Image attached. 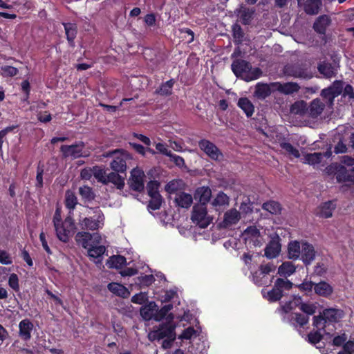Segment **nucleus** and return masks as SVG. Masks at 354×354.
<instances>
[{
    "instance_id": "obj_1",
    "label": "nucleus",
    "mask_w": 354,
    "mask_h": 354,
    "mask_svg": "<svg viewBox=\"0 0 354 354\" xmlns=\"http://www.w3.org/2000/svg\"><path fill=\"white\" fill-rule=\"evenodd\" d=\"M194 225H191V223H163L165 227L168 226L171 227H176L179 233L184 236H195L196 234H201V230L205 229L211 223H193Z\"/></svg>"
},
{
    "instance_id": "obj_2",
    "label": "nucleus",
    "mask_w": 354,
    "mask_h": 354,
    "mask_svg": "<svg viewBox=\"0 0 354 354\" xmlns=\"http://www.w3.org/2000/svg\"><path fill=\"white\" fill-rule=\"evenodd\" d=\"M111 155H114L110 163L111 168L117 173H124L127 169L128 161L132 159L131 154L124 150H115L107 153L105 156Z\"/></svg>"
},
{
    "instance_id": "obj_3",
    "label": "nucleus",
    "mask_w": 354,
    "mask_h": 354,
    "mask_svg": "<svg viewBox=\"0 0 354 354\" xmlns=\"http://www.w3.org/2000/svg\"><path fill=\"white\" fill-rule=\"evenodd\" d=\"M168 319H169V321L160 324L157 328L153 330L149 335L151 339L159 341L176 335V324L172 322L174 315L172 313L169 314Z\"/></svg>"
},
{
    "instance_id": "obj_4",
    "label": "nucleus",
    "mask_w": 354,
    "mask_h": 354,
    "mask_svg": "<svg viewBox=\"0 0 354 354\" xmlns=\"http://www.w3.org/2000/svg\"><path fill=\"white\" fill-rule=\"evenodd\" d=\"M284 74L299 79L308 80L313 77L310 67L306 63L288 64L284 67Z\"/></svg>"
},
{
    "instance_id": "obj_5",
    "label": "nucleus",
    "mask_w": 354,
    "mask_h": 354,
    "mask_svg": "<svg viewBox=\"0 0 354 354\" xmlns=\"http://www.w3.org/2000/svg\"><path fill=\"white\" fill-rule=\"evenodd\" d=\"M345 82L342 80H335L328 88H324L321 92V96L326 101L329 107H332L334 100L340 94H343Z\"/></svg>"
},
{
    "instance_id": "obj_6",
    "label": "nucleus",
    "mask_w": 354,
    "mask_h": 354,
    "mask_svg": "<svg viewBox=\"0 0 354 354\" xmlns=\"http://www.w3.org/2000/svg\"><path fill=\"white\" fill-rule=\"evenodd\" d=\"M292 286L293 283L290 280L278 278L275 281L272 289L268 292V300L270 302L279 301L283 295V290H290Z\"/></svg>"
},
{
    "instance_id": "obj_7",
    "label": "nucleus",
    "mask_w": 354,
    "mask_h": 354,
    "mask_svg": "<svg viewBox=\"0 0 354 354\" xmlns=\"http://www.w3.org/2000/svg\"><path fill=\"white\" fill-rule=\"evenodd\" d=\"M59 240L67 243L76 232L75 223H53Z\"/></svg>"
},
{
    "instance_id": "obj_8",
    "label": "nucleus",
    "mask_w": 354,
    "mask_h": 354,
    "mask_svg": "<svg viewBox=\"0 0 354 354\" xmlns=\"http://www.w3.org/2000/svg\"><path fill=\"white\" fill-rule=\"evenodd\" d=\"M145 174L142 169L138 167L133 168L128 182L130 188L138 192H142L145 189Z\"/></svg>"
},
{
    "instance_id": "obj_9",
    "label": "nucleus",
    "mask_w": 354,
    "mask_h": 354,
    "mask_svg": "<svg viewBox=\"0 0 354 354\" xmlns=\"http://www.w3.org/2000/svg\"><path fill=\"white\" fill-rule=\"evenodd\" d=\"M198 147L211 159L218 161L223 159V156L220 149L209 140H201L198 142Z\"/></svg>"
},
{
    "instance_id": "obj_10",
    "label": "nucleus",
    "mask_w": 354,
    "mask_h": 354,
    "mask_svg": "<svg viewBox=\"0 0 354 354\" xmlns=\"http://www.w3.org/2000/svg\"><path fill=\"white\" fill-rule=\"evenodd\" d=\"M84 148V142H79L71 145H62L60 151L64 158L71 157L75 159L82 156V150Z\"/></svg>"
},
{
    "instance_id": "obj_11",
    "label": "nucleus",
    "mask_w": 354,
    "mask_h": 354,
    "mask_svg": "<svg viewBox=\"0 0 354 354\" xmlns=\"http://www.w3.org/2000/svg\"><path fill=\"white\" fill-rule=\"evenodd\" d=\"M191 219L192 221H212L213 217L207 214L206 205L198 203L192 208Z\"/></svg>"
},
{
    "instance_id": "obj_12",
    "label": "nucleus",
    "mask_w": 354,
    "mask_h": 354,
    "mask_svg": "<svg viewBox=\"0 0 354 354\" xmlns=\"http://www.w3.org/2000/svg\"><path fill=\"white\" fill-rule=\"evenodd\" d=\"M316 252L313 245L307 241L301 243V259L305 266H309L315 258Z\"/></svg>"
},
{
    "instance_id": "obj_13",
    "label": "nucleus",
    "mask_w": 354,
    "mask_h": 354,
    "mask_svg": "<svg viewBox=\"0 0 354 354\" xmlns=\"http://www.w3.org/2000/svg\"><path fill=\"white\" fill-rule=\"evenodd\" d=\"M273 90H277L279 92L285 95H291L297 93L300 89L299 85L296 82H273L271 83Z\"/></svg>"
},
{
    "instance_id": "obj_14",
    "label": "nucleus",
    "mask_w": 354,
    "mask_h": 354,
    "mask_svg": "<svg viewBox=\"0 0 354 354\" xmlns=\"http://www.w3.org/2000/svg\"><path fill=\"white\" fill-rule=\"evenodd\" d=\"M250 64L243 59H236L232 64V70L236 77L244 80L245 75L249 71Z\"/></svg>"
},
{
    "instance_id": "obj_15",
    "label": "nucleus",
    "mask_w": 354,
    "mask_h": 354,
    "mask_svg": "<svg viewBox=\"0 0 354 354\" xmlns=\"http://www.w3.org/2000/svg\"><path fill=\"white\" fill-rule=\"evenodd\" d=\"M326 105V102H322L320 99H314L308 106V115L312 118H317L322 113Z\"/></svg>"
},
{
    "instance_id": "obj_16",
    "label": "nucleus",
    "mask_w": 354,
    "mask_h": 354,
    "mask_svg": "<svg viewBox=\"0 0 354 354\" xmlns=\"http://www.w3.org/2000/svg\"><path fill=\"white\" fill-rule=\"evenodd\" d=\"M33 327V324L28 319H23L19 322V334L23 340L28 341L30 339Z\"/></svg>"
},
{
    "instance_id": "obj_17",
    "label": "nucleus",
    "mask_w": 354,
    "mask_h": 354,
    "mask_svg": "<svg viewBox=\"0 0 354 354\" xmlns=\"http://www.w3.org/2000/svg\"><path fill=\"white\" fill-rule=\"evenodd\" d=\"M158 307L155 301H151L148 304L142 306L140 310V313L142 317L146 320H154L156 308Z\"/></svg>"
},
{
    "instance_id": "obj_18",
    "label": "nucleus",
    "mask_w": 354,
    "mask_h": 354,
    "mask_svg": "<svg viewBox=\"0 0 354 354\" xmlns=\"http://www.w3.org/2000/svg\"><path fill=\"white\" fill-rule=\"evenodd\" d=\"M314 291L318 296L328 298L333 294V288L326 281H321L315 283Z\"/></svg>"
},
{
    "instance_id": "obj_19",
    "label": "nucleus",
    "mask_w": 354,
    "mask_h": 354,
    "mask_svg": "<svg viewBox=\"0 0 354 354\" xmlns=\"http://www.w3.org/2000/svg\"><path fill=\"white\" fill-rule=\"evenodd\" d=\"M331 153L330 151H328L324 153L319 152L307 153L304 155V162L315 166L321 162L323 157L328 158L331 156Z\"/></svg>"
},
{
    "instance_id": "obj_20",
    "label": "nucleus",
    "mask_w": 354,
    "mask_h": 354,
    "mask_svg": "<svg viewBox=\"0 0 354 354\" xmlns=\"http://www.w3.org/2000/svg\"><path fill=\"white\" fill-rule=\"evenodd\" d=\"M212 196V190L207 186L198 187L194 192V198L198 200L200 203L207 205Z\"/></svg>"
},
{
    "instance_id": "obj_21",
    "label": "nucleus",
    "mask_w": 354,
    "mask_h": 354,
    "mask_svg": "<svg viewBox=\"0 0 354 354\" xmlns=\"http://www.w3.org/2000/svg\"><path fill=\"white\" fill-rule=\"evenodd\" d=\"M174 202L177 206L188 209L193 203V197L189 194L180 192L176 194Z\"/></svg>"
},
{
    "instance_id": "obj_22",
    "label": "nucleus",
    "mask_w": 354,
    "mask_h": 354,
    "mask_svg": "<svg viewBox=\"0 0 354 354\" xmlns=\"http://www.w3.org/2000/svg\"><path fill=\"white\" fill-rule=\"evenodd\" d=\"M336 179L338 183H354V173L351 169L340 167L336 173Z\"/></svg>"
},
{
    "instance_id": "obj_23",
    "label": "nucleus",
    "mask_w": 354,
    "mask_h": 354,
    "mask_svg": "<svg viewBox=\"0 0 354 354\" xmlns=\"http://www.w3.org/2000/svg\"><path fill=\"white\" fill-rule=\"evenodd\" d=\"M264 255L269 259L277 257L281 252V244L278 241L272 240L264 250Z\"/></svg>"
},
{
    "instance_id": "obj_24",
    "label": "nucleus",
    "mask_w": 354,
    "mask_h": 354,
    "mask_svg": "<svg viewBox=\"0 0 354 354\" xmlns=\"http://www.w3.org/2000/svg\"><path fill=\"white\" fill-rule=\"evenodd\" d=\"M108 288L113 294L124 299L128 298L131 294L127 288L118 283H109Z\"/></svg>"
},
{
    "instance_id": "obj_25",
    "label": "nucleus",
    "mask_w": 354,
    "mask_h": 354,
    "mask_svg": "<svg viewBox=\"0 0 354 354\" xmlns=\"http://www.w3.org/2000/svg\"><path fill=\"white\" fill-rule=\"evenodd\" d=\"M336 204L334 201H328L322 205L317 210V214L321 218H328L332 216Z\"/></svg>"
},
{
    "instance_id": "obj_26",
    "label": "nucleus",
    "mask_w": 354,
    "mask_h": 354,
    "mask_svg": "<svg viewBox=\"0 0 354 354\" xmlns=\"http://www.w3.org/2000/svg\"><path fill=\"white\" fill-rule=\"evenodd\" d=\"M330 19L328 15H324L317 18L313 24L315 30L320 34H324L327 27L330 24Z\"/></svg>"
},
{
    "instance_id": "obj_27",
    "label": "nucleus",
    "mask_w": 354,
    "mask_h": 354,
    "mask_svg": "<svg viewBox=\"0 0 354 354\" xmlns=\"http://www.w3.org/2000/svg\"><path fill=\"white\" fill-rule=\"evenodd\" d=\"M319 72L324 75L326 78H330L335 77L337 73V68L333 66L330 63L322 62L318 66Z\"/></svg>"
},
{
    "instance_id": "obj_28",
    "label": "nucleus",
    "mask_w": 354,
    "mask_h": 354,
    "mask_svg": "<svg viewBox=\"0 0 354 354\" xmlns=\"http://www.w3.org/2000/svg\"><path fill=\"white\" fill-rule=\"evenodd\" d=\"M185 183L181 179H174L169 181L165 187V191L169 194H175L178 192H180L185 189Z\"/></svg>"
},
{
    "instance_id": "obj_29",
    "label": "nucleus",
    "mask_w": 354,
    "mask_h": 354,
    "mask_svg": "<svg viewBox=\"0 0 354 354\" xmlns=\"http://www.w3.org/2000/svg\"><path fill=\"white\" fill-rule=\"evenodd\" d=\"M92 237L91 233L87 232H79L75 236V241L82 248L88 249L91 245Z\"/></svg>"
},
{
    "instance_id": "obj_30",
    "label": "nucleus",
    "mask_w": 354,
    "mask_h": 354,
    "mask_svg": "<svg viewBox=\"0 0 354 354\" xmlns=\"http://www.w3.org/2000/svg\"><path fill=\"white\" fill-rule=\"evenodd\" d=\"M271 84L258 83L255 86L254 96L259 99H265L271 94Z\"/></svg>"
},
{
    "instance_id": "obj_31",
    "label": "nucleus",
    "mask_w": 354,
    "mask_h": 354,
    "mask_svg": "<svg viewBox=\"0 0 354 354\" xmlns=\"http://www.w3.org/2000/svg\"><path fill=\"white\" fill-rule=\"evenodd\" d=\"M127 265V259L122 255H113L106 261V266L109 268L121 269Z\"/></svg>"
},
{
    "instance_id": "obj_32",
    "label": "nucleus",
    "mask_w": 354,
    "mask_h": 354,
    "mask_svg": "<svg viewBox=\"0 0 354 354\" xmlns=\"http://www.w3.org/2000/svg\"><path fill=\"white\" fill-rule=\"evenodd\" d=\"M322 6L321 0H308L304 6V11L308 15H317Z\"/></svg>"
},
{
    "instance_id": "obj_33",
    "label": "nucleus",
    "mask_w": 354,
    "mask_h": 354,
    "mask_svg": "<svg viewBox=\"0 0 354 354\" xmlns=\"http://www.w3.org/2000/svg\"><path fill=\"white\" fill-rule=\"evenodd\" d=\"M106 181V185L109 183H113L119 189H122L124 187V178L115 171L108 174Z\"/></svg>"
},
{
    "instance_id": "obj_34",
    "label": "nucleus",
    "mask_w": 354,
    "mask_h": 354,
    "mask_svg": "<svg viewBox=\"0 0 354 354\" xmlns=\"http://www.w3.org/2000/svg\"><path fill=\"white\" fill-rule=\"evenodd\" d=\"M342 311L335 308H326L323 310L322 315L324 317V323H335L340 317Z\"/></svg>"
},
{
    "instance_id": "obj_35",
    "label": "nucleus",
    "mask_w": 354,
    "mask_h": 354,
    "mask_svg": "<svg viewBox=\"0 0 354 354\" xmlns=\"http://www.w3.org/2000/svg\"><path fill=\"white\" fill-rule=\"evenodd\" d=\"M301 246L297 241H291L288 246V254L290 259L296 260L301 255Z\"/></svg>"
},
{
    "instance_id": "obj_36",
    "label": "nucleus",
    "mask_w": 354,
    "mask_h": 354,
    "mask_svg": "<svg viewBox=\"0 0 354 354\" xmlns=\"http://www.w3.org/2000/svg\"><path fill=\"white\" fill-rule=\"evenodd\" d=\"M296 268L292 262H283L278 268V274L282 277H288L295 272Z\"/></svg>"
},
{
    "instance_id": "obj_37",
    "label": "nucleus",
    "mask_w": 354,
    "mask_h": 354,
    "mask_svg": "<svg viewBox=\"0 0 354 354\" xmlns=\"http://www.w3.org/2000/svg\"><path fill=\"white\" fill-rule=\"evenodd\" d=\"M65 32L66 35L67 39L70 43L71 46H74V39L77 35V26L75 24L66 23L64 24Z\"/></svg>"
},
{
    "instance_id": "obj_38",
    "label": "nucleus",
    "mask_w": 354,
    "mask_h": 354,
    "mask_svg": "<svg viewBox=\"0 0 354 354\" xmlns=\"http://www.w3.org/2000/svg\"><path fill=\"white\" fill-rule=\"evenodd\" d=\"M238 106L245 112L248 117L252 115L254 108L252 102L246 97L239 100Z\"/></svg>"
},
{
    "instance_id": "obj_39",
    "label": "nucleus",
    "mask_w": 354,
    "mask_h": 354,
    "mask_svg": "<svg viewBox=\"0 0 354 354\" xmlns=\"http://www.w3.org/2000/svg\"><path fill=\"white\" fill-rule=\"evenodd\" d=\"M290 111L293 114L303 115L305 114L308 115V106L307 103L304 101H297L295 102L291 108Z\"/></svg>"
},
{
    "instance_id": "obj_40",
    "label": "nucleus",
    "mask_w": 354,
    "mask_h": 354,
    "mask_svg": "<svg viewBox=\"0 0 354 354\" xmlns=\"http://www.w3.org/2000/svg\"><path fill=\"white\" fill-rule=\"evenodd\" d=\"M262 209L271 214H280L281 211V205L274 201L264 203L262 205Z\"/></svg>"
},
{
    "instance_id": "obj_41",
    "label": "nucleus",
    "mask_w": 354,
    "mask_h": 354,
    "mask_svg": "<svg viewBox=\"0 0 354 354\" xmlns=\"http://www.w3.org/2000/svg\"><path fill=\"white\" fill-rule=\"evenodd\" d=\"M88 254L90 257L96 259L102 257L105 251L106 248L104 245H98L92 244L88 249Z\"/></svg>"
},
{
    "instance_id": "obj_42",
    "label": "nucleus",
    "mask_w": 354,
    "mask_h": 354,
    "mask_svg": "<svg viewBox=\"0 0 354 354\" xmlns=\"http://www.w3.org/2000/svg\"><path fill=\"white\" fill-rule=\"evenodd\" d=\"M79 194L82 199L86 201H91L95 198V194L91 187L84 185L79 188Z\"/></svg>"
},
{
    "instance_id": "obj_43",
    "label": "nucleus",
    "mask_w": 354,
    "mask_h": 354,
    "mask_svg": "<svg viewBox=\"0 0 354 354\" xmlns=\"http://www.w3.org/2000/svg\"><path fill=\"white\" fill-rule=\"evenodd\" d=\"M173 308V304H168L162 306L160 309L156 308L154 320L160 322L163 319L168 313Z\"/></svg>"
},
{
    "instance_id": "obj_44",
    "label": "nucleus",
    "mask_w": 354,
    "mask_h": 354,
    "mask_svg": "<svg viewBox=\"0 0 354 354\" xmlns=\"http://www.w3.org/2000/svg\"><path fill=\"white\" fill-rule=\"evenodd\" d=\"M244 216H241V212L232 208L225 213L223 221H239Z\"/></svg>"
},
{
    "instance_id": "obj_45",
    "label": "nucleus",
    "mask_w": 354,
    "mask_h": 354,
    "mask_svg": "<svg viewBox=\"0 0 354 354\" xmlns=\"http://www.w3.org/2000/svg\"><path fill=\"white\" fill-rule=\"evenodd\" d=\"M90 218H85L83 221H102L104 219V214L99 207L90 209Z\"/></svg>"
},
{
    "instance_id": "obj_46",
    "label": "nucleus",
    "mask_w": 354,
    "mask_h": 354,
    "mask_svg": "<svg viewBox=\"0 0 354 354\" xmlns=\"http://www.w3.org/2000/svg\"><path fill=\"white\" fill-rule=\"evenodd\" d=\"M150 200L149 201V204L147 205L148 209L150 210H157L159 209L162 205V203L163 198L162 196H149Z\"/></svg>"
},
{
    "instance_id": "obj_47",
    "label": "nucleus",
    "mask_w": 354,
    "mask_h": 354,
    "mask_svg": "<svg viewBox=\"0 0 354 354\" xmlns=\"http://www.w3.org/2000/svg\"><path fill=\"white\" fill-rule=\"evenodd\" d=\"M18 73L15 67L0 64V75L3 77H13Z\"/></svg>"
},
{
    "instance_id": "obj_48",
    "label": "nucleus",
    "mask_w": 354,
    "mask_h": 354,
    "mask_svg": "<svg viewBox=\"0 0 354 354\" xmlns=\"http://www.w3.org/2000/svg\"><path fill=\"white\" fill-rule=\"evenodd\" d=\"M174 84V81L173 80L167 81L160 86V88L156 91V93L165 96L171 95Z\"/></svg>"
},
{
    "instance_id": "obj_49",
    "label": "nucleus",
    "mask_w": 354,
    "mask_h": 354,
    "mask_svg": "<svg viewBox=\"0 0 354 354\" xmlns=\"http://www.w3.org/2000/svg\"><path fill=\"white\" fill-rule=\"evenodd\" d=\"M314 286L315 283H313L311 281H308L306 279L304 280V281L297 285L296 286L299 288V290L301 292H303L306 295H310L313 291V289L314 290Z\"/></svg>"
},
{
    "instance_id": "obj_50",
    "label": "nucleus",
    "mask_w": 354,
    "mask_h": 354,
    "mask_svg": "<svg viewBox=\"0 0 354 354\" xmlns=\"http://www.w3.org/2000/svg\"><path fill=\"white\" fill-rule=\"evenodd\" d=\"M106 174L104 169L99 166L93 167V176L97 180L98 182L106 185Z\"/></svg>"
},
{
    "instance_id": "obj_51",
    "label": "nucleus",
    "mask_w": 354,
    "mask_h": 354,
    "mask_svg": "<svg viewBox=\"0 0 354 354\" xmlns=\"http://www.w3.org/2000/svg\"><path fill=\"white\" fill-rule=\"evenodd\" d=\"M248 71L244 78V80L247 82L256 80L262 74V71L259 68H252L251 64L250 65V69Z\"/></svg>"
},
{
    "instance_id": "obj_52",
    "label": "nucleus",
    "mask_w": 354,
    "mask_h": 354,
    "mask_svg": "<svg viewBox=\"0 0 354 354\" xmlns=\"http://www.w3.org/2000/svg\"><path fill=\"white\" fill-rule=\"evenodd\" d=\"M229 200V197L225 193L220 192L213 200L212 205L215 207L228 205Z\"/></svg>"
},
{
    "instance_id": "obj_53",
    "label": "nucleus",
    "mask_w": 354,
    "mask_h": 354,
    "mask_svg": "<svg viewBox=\"0 0 354 354\" xmlns=\"http://www.w3.org/2000/svg\"><path fill=\"white\" fill-rule=\"evenodd\" d=\"M160 183L156 180H151L147 185V190L149 196H160L158 189Z\"/></svg>"
},
{
    "instance_id": "obj_54",
    "label": "nucleus",
    "mask_w": 354,
    "mask_h": 354,
    "mask_svg": "<svg viewBox=\"0 0 354 354\" xmlns=\"http://www.w3.org/2000/svg\"><path fill=\"white\" fill-rule=\"evenodd\" d=\"M65 204L68 209H74L77 203V198L75 194L71 192L67 191L65 196Z\"/></svg>"
},
{
    "instance_id": "obj_55",
    "label": "nucleus",
    "mask_w": 354,
    "mask_h": 354,
    "mask_svg": "<svg viewBox=\"0 0 354 354\" xmlns=\"http://www.w3.org/2000/svg\"><path fill=\"white\" fill-rule=\"evenodd\" d=\"M299 309L306 315L309 317V315H313L315 313L317 307L313 304H308L301 302L299 304Z\"/></svg>"
},
{
    "instance_id": "obj_56",
    "label": "nucleus",
    "mask_w": 354,
    "mask_h": 354,
    "mask_svg": "<svg viewBox=\"0 0 354 354\" xmlns=\"http://www.w3.org/2000/svg\"><path fill=\"white\" fill-rule=\"evenodd\" d=\"M239 15L244 24H249L252 18L253 11L243 8L240 10Z\"/></svg>"
},
{
    "instance_id": "obj_57",
    "label": "nucleus",
    "mask_w": 354,
    "mask_h": 354,
    "mask_svg": "<svg viewBox=\"0 0 354 354\" xmlns=\"http://www.w3.org/2000/svg\"><path fill=\"white\" fill-rule=\"evenodd\" d=\"M137 281L142 287H149L154 282L155 278L153 274H145L138 277Z\"/></svg>"
},
{
    "instance_id": "obj_58",
    "label": "nucleus",
    "mask_w": 354,
    "mask_h": 354,
    "mask_svg": "<svg viewBox=\"0 0 354 354\" xmlns=\"http://www.w3.org/2000/svg\"><path fill=\"white\" fill-rule=\"evenodd\" d=\"M148 293L146 292H140L139 293H137L134 295L131 299V301L132 303L136 304H144L147 301H148Z\"/></svg>"
},
{
    "instance_id": "obj_59",
    "label": "nucleus",
    "mask_w": 354,
    "mask_h": 354,
    "mask_svg": "<svg viewBox=\"0 0 354 354\" xmlns=\"http://www.w3.org/2000/svg\"><path fill=\"white\" fill-rule=\"evenodd\" d=\"M308 342L311 344L315 345L320 342L323 339V335L319 330L310 332L308 335Z\"/></svg>"
},
{
    "instance_id": "obj_60",
    "label": "nucleus",
    "mask_w": 354,
    "mask_h": 354,
    "mask_svg": "<svg viewBox=\"0 0 354 354\" xmlns=\"http://www.w3.org/2000/svg\"><path fill=\"white\" fill-rule=\"evenodd\" d=\"M292 319L300 327H304L309 322L308 316L299 313H295Z\"/></svg>"
},
{
    "instance_id": "obj_61",
    "label": "nucleus",
    "mask_w": 354,
    "mask_h": 354,
    "mask_svg": "<svg viewBox=\"0 0 354 354\" xmlns=\"http://www.w3.org/2000/svg\"><path fill=\"white\" fill-rule=\"evenodd\" d=\"M281 147L285 150L287 153L290 155H292L295 158H299L300 156L299 151L295 148L289 142H281L280 144Z\"/></svg>"
},
{
    "instance_id": "obj_62",
    "label": "nucleus",
    "mask_w": 354,
    "mask_h": 354,
    "mask_svg": "<svg viewBox=\"0 0 354 354\" xmlns=\"http://www.w3.org/2000/svg\"><path fill=\"white\" fill-rule=\"evenodd\" d=\"M197 331L194 328L193 326H189L188 328L183 330V333L178 336V338L183 340H189L194 335H196Z\"/></svg>"
},
{
    "instance_id": "obj_63",
    "label": "nucleus",
    "mask_w": 354,
    "mask_h": 354,
    "mask_svg": "<svg viewBox=\"0 0 354 354\" xmlns=\"http://www.w3.org/2000/svg\"><path fill=\"white\" fill-rule=\"evenodd\" d=\"M326 323H324V317H323L322 314H320L317 316L313 317V325L318 328V330H324L326 326Z\"/></svg>"
},
{
    "instance_id": "obj_64",
    "label": "nucleus",
    "mask_w": 354,
    "mask_h": 354,
    "mask_svg": "<svg viewBox=\"0 0 354 354\" xmlns=\"http://www.w3.org/2000/svg\"><path fill=\"white\" fill-rule=\"evenodd\" d=\"M342 97H348L349 100H354V88L351 84L345 83Z\"/></svg>"
}]
</instances>
